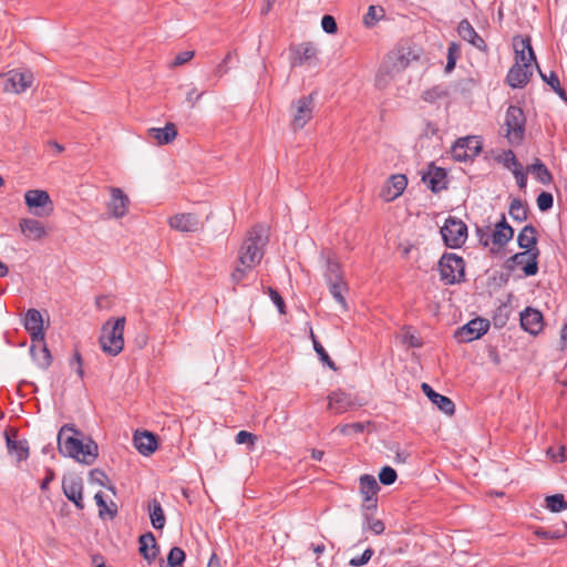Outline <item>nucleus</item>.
Here are the masks:
<instances>
[{
    "label": "nucleus",
    "instance_id": "22",
    "mask_svg": "<svg viewBox=\"0 0 567 567\" xmlns=\"http://www.w3.org/2000/svg\"><path fill=\"white\" fill-rule=\"evenodd\" d=\"M421 389L423 393L429 398V400L435 404L442 412H444L447 415H453L455 412V405L453 401L442 395L437 392H435L431 385L427 383H422Z\"/></svg>",
    "mask_w": 567,
    "mask_h": 567
},
{
    "label": "nucleus",
    "instance_id": "21",
    "mask_svg": "<svg viewBox=\"0 0 567 567\" xmlns=\"http://www.w3.org/2000/svg\"><path fill=\"white\" fill-rule=\"evenodd\" d=\"M408 179L404 175H392L381 190V197L385 202L398 198L405 189Z\"/></svg>",
    "mask_w": 567,
    "mask_h": 567
},
{
    "label": "nucleus",
    "instance_id": "47",
    "mask_svg": "<svg viewBox=\"0 0 567 567\" xmlns=\"http://www.w3.org/2000/svg\"><path fill=\"white\" fill-rule=\"evenodd\" d=\"M534 534L542 539H560L566 537L567 534L565 532H560L559 529L547 530L545 528L538 527Z\"/></svg>",
    "mask_w": 567,
    "mask_h": 567
},
{
    "label": "nucleus",
    "instance_id": "35",
    "mask_svg": "<svg viewBox=\"0 0 567 567\" xmlns=\"http://www.w3.org/2000/svg\"><path fill=\"white\" fill-rule=\"evenodd\" d=\"M526 171L532 173L543 185H548L553 182L551 173L539 158H536L533 164L527 166Z\"/></svg>",
    "mask_w": 567,
    "mask_h": 567
},
{
    "label": "nucleus",
    "instance_id": "62",
    "mask_svg": "<svg viewBox=\"0 0 567 567\" xmlns=\"http://www.w3.org/2000/svg\"><path fill=\"white\" fill-rule=\"evenodd\" d=\"M378 506L377 496L363 497L362 508L365 511H375Z\"/></svg>",
    "mask_w": 567,
    "mask_h": 567
},
{
    "label": "nucleus",
    "instance_id": "15",
    "mask_svg": "<svg viewBox=\"0 0 567 567\" xmlns=\"http://www.w3.org/2000/svg\"><path fill=\"white\" fill-rule=\"evenodd\" d=\"M32 73L29 71L20 72L12 70L8 72L4 82V91L11 93L24 92L32 84Z\"/></svg>",
    "mask_w": 567,
    "mask_h": 567
},
{
    "label": "nucleus",
    "instance_id": "46",
    "mask_svg": "<svg viewBox=\"0 0 567 567\" xmlns=\"http://www.w3.org/2000/svg\"><path fill=\"white\" fill-rule=\"evenodd\" d=\"M398 478V474L391 466H384L379 473V480L383 485H391Z\"/></svg>",
    "mask_w": 567,
    "mask_h": 567
},
{
    "label": "nucleus",
    "instance_id": "53",
    "mask_svg": "<svg viewBox=\"0 0 567 567\" xmlns=\"http://www.w3.org/2000/svg\"><path fill=\"white\" fill-rule=\"evenodd\" d=\"M252 269L254 268H248L239 264V266H237L231 272V281L235 285L241 282L246 278L247 274Z\"/></svg>",
    "mask_w": 567,
    "mask_h": 567
},
{
    "label": "nucleus",
    "instance_id": "12",
    "mask_svg": "<svg viewBox=\"0 0 567 567\" xmlns=\"http://www.w3.org/2000/svg\"><path fill=\"white\" fill-rule=\"evenodd\" d=\"M489 328V322L482 318H475L464 324L463 327L458 328L455 332V338L460 342H471L478 338H481L483 334L487 332Z\"/></svg>",
    "mask_w": 567,
    "mask_h": 567
},
{
    "label": "nucleus",
    "instance_id": "38",
    "mask_svg": "<svg viewBox=\"0 0 567 567\" xmlns=\"http://www.w3.org/2000/svg\"><path fill=\"white\" fill-rule=\"evenodd\" d=\"M152 526L155 529H162L165 525V515L157 499H152L148 505Z\"/></svg>",
    "mask_w": 567,
    "mask_h": 567
},
{
    "label": "nucleus",
    "instance_id": "7",
    "mask_svg": "<svg viewBox=\"0 0 567 567\" xmlns=\"http://www.w3.org/2000/svg\"><path fill=\"white\" fill-rule=\"evenodd\" d=\"M409 64V60L400 52H390L383 60L375 84L379 89H384L389 81L398 73L402 72Z\"/></svg>",
    "mask_w": 567,
    "mask_h": 567
},
{
    "label": "nucleus",
    "instance_id": "57",
    "mask_svg": "<svg viewBox=\"0 0 567 567\" xmlns=\"http://www.w3.org/2000/svg\"><path fill=\"white\" fill-rule=\"evenodd\" d=\"M512 173H513V175H514V177L516 179L517 186L520 189H525L526 185H527V174L524 171L523 165L520 167H518L517 169H515L514 172H512Z\"/></svg>",
    "mask_w": 567,
    "mask_h": 567
},
{
    "label": "nucleus",
    "instance_id": "52",
    "mask_svg": "<svg viewBox=\"0 0 567 567\" xmlns=\"http://www.w3.org/2000/svg\"><path fill=\"white\" fill-rule=\"evenodd\" d=\"M321 27L324 32L334 34L338 30L337 22L332 16L326 14L321 19Z\"/></svg>",
    "mask_w": 567,
    "mask_h": 567
},
{
    "label": "nucleus",
    "instance_id": "32",
    "mask_svg": "<svg viewBox=\"0 0 567 567\" xmlns=\"http://www.w3.org/2000/svg\"><path fill=\"white\" fill-rule=\"evenodd\" d=\"M518 247L528 251L537 248V230L533 225H526L517 236Z\"/></svg>",
    "mask_w": 567,
    "mask_h": 567
},
{
    "label": "nucleus",
    "instance_id": "58",
    "mask_svg": "<svg viewBox=\"0 0 567 567\" xmlns=\"http://www.w3.org/2000/svg\"><path fill=\"white\" fill-rule=\"evenodd\" d=\"M194 56V51H184V52H181L178 53L174 61L172 62V66H179V65H183L185 63H187L188 61H190Z\"/></svg>",
    "mask_w": 567,
    "mask_h": 567
},
{
    "label": "nucleus",
    "instance_id": "5",
    "mask_svg": "<svg viewBox=\"0 0 567 567\" xmlns=\"http://www.w3.org/2000/svg\"><path fill=\"white\" fill-rule=\"evenodd\" d=\"M440 278L445 285H455L464 280L465 261L453 252H445L439 261Z\"/></svg>",
    "mask_w": 567,
    "mask_h": 567
},
{
    "label": "nucleus",
    "instance_id": "2",
    "mask_svg": "<svg viewBox=\"0 0 567 567\" xmlns=\"http://www.w3.org/2000/svg\"><path fill=\"white\" fill-rule=\"evenodd\" d=\"M533 63L536 56L529 39L515 43V64L509 69L506 81L511 87H524L533 75Z\"/></svg>",
    "mask_w": 567,
    "mask_h": 567
},
{
    "label": "nucleus",
    "instance_id": "34",
    "mask_svg": "<svg viewBox=\"0 0 567 567\" xmlns=\"http://www.w3.org/2000/svg\"><path fill=\"white\" fill-rule=\"evenodd\" d=\"M7 447L10 454H14L17 461L27 460L29 456V447L27 441L14 440L9 432H6Z\"/></svg>",
    "mask_w": 567,
    "mask_h": 567
},
{
    "label": "nucleus",
    "instance_id": "37",
    "mask_svg": "<svg viewBox=\"0 0 567 567\" xmlns=\"http://www.w3.org/2000/svg\"><path fill=\"white\" fill-rule=\"evenodd\" d=\"M495 162L501 164L504 168L514 172L522 164L516 158L515 153L512 150H504L494 157Z\"/></svg>",
    "mask_w": 567,
    "mask_h": 567
},
{
    "label": "nucleus",
    "instance_id": "6",
    "mask_svg": "<svg viewBox=\"0 0 567 567\" xmlns=\"http://www.w3.org/2000/svg\"><path fill=\"white\" fill-rule=\"evenodd\" d=\"M526 117L523 110L518 106L511 105L505 115V137L513 146L522 144L525 137Z\"/></svg>",
    "mask_w": 567,
    "mask_h": 567
},
{
    "label": "nucleus",
    "instance_id": "31",
    "mask_svg": "<svg viewBox=\"0 0 567 567\" xmlns=\"http://www.w3.org/2000/svg\"><path fill=\"white\" fill-rule=\"evenodd\" d=\"M150 137L154 138L158 145H166L174 141L177 135L176 126L167 123L164 127H152L148 130Z\"/></svg>",
    "mask_w": 567,
    "mask_h": 567
},
{
    "label": "nucleus",
    "instance_id": "39",
    "mask_svg": "<svg viewBox=\"0 0 567 567\" xmlns=\"http://www.w3.org/2000/svg\"><path fill=\"white\" fill-rule=\"evenodd\" d=\"M329 291L334 298V300L340 305L343 311L348 310V305L344 298V292L348 290V286L344 280L329 282Z\"/></svg>",
    "mask_w": 567,
    "mask_h": 567
},
{
    "label": "nucleus",
    "instance_id": "33",
    "mask_svg": "<svg viewBox=\"0 0 567 567\" xmlns=\"http://www.w3.org/2000/svg\"><path fill=\"white\" fill-rule=\"evenodd\" d=\"M318 53V49L312 43H301L296 50V56L293 59V65H302L305 63H310L312 60H316Z\"/></svg>",
    "mask_w": 567,
    "mask_h": 567
},
{
    "label": "nucleus",
    "instance_id": "48",
    "mask_svg": "<svg viewBox=\"0 0 567 567\" xmlns=\"http://www.w3.org/2000/svg\"><path fill=\"white\" fill-rule=\"evenodd\" d=\"M458 52H460L458 45L455 42H452L447 49V62H446V66H445V70L447 72L452 71L455 68Z\"/></svg>",
    "mask_w": 567,
    "mask_h": 567
},
{
    "label": "nucleus",
    "instance_id": "30",
    "mask_svg": "<svg viewBox=\"0 0 567 567\" xmlns=\"http://www.w3.org/2000/svg\"><path fill=\"white\" fill-rule=\"evenodd\" d=\"M21 233L30 239L38 240L45 236V228L37 219L23 218L19 223Z\"/></svg>",
    "mask_w": 567,
    "mask_h": 567
},
{
    "label": "nucleus",
    "instance_id": "63",
    "mask_svg": "<svg viewBox=\"0 0 567 567\" xmlns=\"http://www.w3.org/2000/svg\"><path fill=\"white\" fill-rule=\"evenodd\" d=\"M377 20H378L377 9H375V7L370 6L368 13L364 17V23L367 25H372L374 23V21H377Z\"/></svg>",
    "mask_w": 567,
    "mask_h": 567
},
{
    "label": "nucleus",
    "instance_id": "18",
    "mask_svg": "<svg viewBox=\"0 0 567 567\" xmlns=\"http://www.w3.org/2000/svg\"><path fill=\"white\" fill-rule=\"evenodd\" d=\"M540 255L539 249L522 251L513 255L508 261H512L516 265H522L526 261L523 267V271L525 276L530 277L535 276L538 272V257Z\"/></svg>",
    "mask_w": 567,
    "mask_h": 567
},
{
    "label": "nucleus",
    "instance_id": "1",
    "mask_svg": "<svg viewBox=\"0 0 567 567\" xmlns=\"http://www.w3.org/2000/svg\"><path fill=\"white\" fill-rule=\"evenodd\" d=\"M81 433L72 426L64 425L58 434L59 452L63 456L91 465L97 457V445L92 440L83 442Z\"/></svg>",
    "mask_w": 567,
    "mask_h": 567
},
{
    "label": "nucleus",
    "instance_id": "19",
    "mask_svg": "<svg viewBox=\"0 0 567 567\" xmlns=\"http://www.w3.org/2000/svg\"><path fill=\"white\" fill-rule=\"evenodd\" d=\"M169 226L178 231L193 233L200 228L198 217L192 213L176 214L168 220Z\"/></svg>",
    "mask_w": 567,
    "mask_h": 567
},
{
    "label": "nucleus",
    "instance_id": "17",
    "mask_svg": "<svg viewBox=\"0 0 567 567\" xmlns=\"http://www.w3.org/2000/svg\"><path fill=\"white\" fill-rule=\"evenodd\" d=\"M110 202L107 203V210L114 218H122L127 214L130 199L124 192L118 187H110Z\"/></svg>",
    "mask_w": 567,
    "mask_h": 567
},
{
    "label": "nucleus",
    "instance_id": "50",
    "mask_svg": "<svg viewBox=\"0 0 567 567\" xmlns=\"http://www.w3.org/2000/svg\"><path fill=\"white\" fill-rule=\"evenodd\" d=\"M374 551L372 548H367L361 556L350 559L349 565L352 567H360L369 563Z\"/></svg>",
    "mask_w": 567,
    "mask_h": 567
},
{
    "label": "nucleus",
    "instance_id": "43",
    "mask_svg": "<svg viewBox=\"0 0 567 567\" xmlns=\"http://www.w3.org/2000/svg\"><path fill=\"white\" fill-rule=\"evenodd\" d=\"M539 74L554 92H556L563 100H567L566 91L560 86L559 79L555 72H550L549 75H546L539 70Z\"/></svg>",
    "mask_w": 567,
    "mask_h": 567
},
{
    "label": "nucleus",
    "instance_id": "4",
    "mask_svg": "<svg viewBox=\"0 0 567 567\" xmlns=\"http://www.w3.org/2000/svg\"><path fill=\"white\" fill-rule=\"evenodd\" d=\"M125 318L106 321L101 331L100 344L102 350L110 355H117L124 347Z\"/></svg>",
    "mask_w": 567,
    "mask_h": 567
},
{
    "label": "nucleus",
    "instance_id": "11",
    "mask_svg": "<svg viewBox=\"0 0 567 567\" xmlns=\"http://www.w3.org/2000/svg\"><path fill=\"white\" fill-rule=\"evenodd\" d=\"M25 204L35 216L44 217L52 212V200L48 192L42 189H30L24 194Z\"/></svg>",
    "mask_w": 567,
    "mask_h": 567
},
{
    "label": "nucleus",
    "instance_id": "28",
    "mask_svg": "<svg viewBox=\"0 0 567 567\" xmlns=\"http://www.w3.org/2000/svg\"><path fill=\"white\" fill-rule=\"evenodd\" d=\"M445 178L446 173L443 168L431 166L422 179L432 192L436 193L445 188Z\"/></svg>",
    "mask_w": 567,
    "mask_h": 567
},
{
    "label": "nucleus",
    "instance_id": "44",
    "mask_svg": "<svg viewBox=\"0 0 567 567\" xmlns=\"http://www.w3.org/2000/svg\"><path fill=\"white\" fill-rule=\"evenodd\" d=\"M310 337H311V340L313 343V349H315L316 353L318 354L319 359L323 363H326L330 369L337 370L336 363L331 360V358L329 357V354L327 353V351L324 350L322 344L317 340V338L312 331L310 332Z\"/></svg>",
    "mask_w": 567,
    "mask_h": 567
},
{
    "label": "nucleus",
    "instance_id": "40",
    "mask_svg": "<svg viewBox=\"0 0 567 567\" xmlns=\"http://www.w3.org/2000/svg\"><path fill=\"white\" fill-rule=\"evenodd\" d=\"M94 499H95L96 505L100 508V513L99 514H100L101 517H103L104 514H107L110 516V518H113V517L116 516L117 507H116L115 503L111 502V504L107 505L105 499H104V497H103L102 492H97L94 495Z\"/></svg>",
    "mask_w": 567,
    "mask_h": 567
},
{
    "label": "nucleus",
    "instance_id": "25",
    "mask_svg": "<svg viewBox=\"0 0 567 567\" xmlns=\"http://www.w3.org/2000/svg\"><path fill=\"white\" fill-rule=\"evenodd\" d=\"M514 236V229L506 221L505 216L496 223L495 228L492 233L491 240L493 245L497 247H504Z\"/></svg>",
    "mask_w": 567,
    "mask_h": 567
},
{
    "label": "nucleus",
    "instance_id": "54",
    "mask_svg": "<svg viewBox=\"0 0 567 567\" xmlns=\"http://www.w3.org/2000/svg\"><path fill=\"white\" fill-rule=\"evenodd\" d=\"M364 430V425L362 423H351L343 424L339 427V431L343 435H350L351 433H361Z\"/></svg>",
    "mask_w": 567,
    "mask_h": 567
},
{
    "label": "nucleus",
    "instance_id": "64",
    "mask_svg": "<svg viewBox=\"0 0 567 567\" xmlns=\"http://www.w3.org/2000/svg\"><path fill=\"white\" fill-rule=\"evenodd\" d=\"M90 476L93 481L99 483L100 485H104L103 480L106 478V475L100 470H92Z\"/></svg>",
    "mask_w": 567,
    "mask_h": 567
},
{
    "label": "nucleus",
    "instance_id": "9",
    "mask_svg": "<svg viewBox=\"0 0 567 567\" xmlns=\"http://www.w3.org/2000/svg\"><path fill=\"white\" fill-rule=\"evenodd\" d=\"M441 234L445 245L450 248H460L467 238V226L455 217H449Z\"/></svg>",
    "mask_w": 567,
    "mask_h": 567
},
{
    "label": "nucleus",
    "instance_id": "61",
    "mask_svg": "<svg viewBox=\"0 0 567 567\" xmlns=\"http://www.w3.org/2000/svg\"><path fill=\"white\" fill-rule=\"evenodd\" d=\"M203 94H204V92L198 93L195 87H190L186 94V101L193 107L198 102V100L203 96Z\"/></svg>",
    "mask_w": 567,
    "mask_h": 567
},
{
    "label": "nucleus",
    "instance_id": "16",
    "mask_svg": "<svg viewBox=\"0 0 567 567\" xmlns=\"http://www.w3.org/2000/svg\"><path fill=\"white\" fill-rule=\"evenodd\" d=\"M23 326L33 343L44 340L43 318L39 310L29 309L24 315Z\"/></svg>",
    "mask_w": 567,
    "mask_h": 567
},
{
    "label": "nucleus",
    "instance_id": "36",
    "mask_svg": "<svg viewBox=\"0 0 567 567\" xmlns=\"http://www.w3.org/2000/svg\"><path fill=\"white\" fill-rule=\"evenodd\" d=\"M359 485L362 497L377 496L380 491V486L373 475H361L359 478Z\"/></svg>",
    "mask_w": 567,
    "mask_h": 567
},
{
    "label": "nucleus",
    "instance_id": "56",
    "mask_svg": "<svg viewBox=\"0 0 567 567\" xmlns=\"http://www.w3.org/2000/svg\"><path fill=\"white\" fill-rule=\"evenodd\" d=\"M547 454L553 461L561 463L565 461V446L549 447Z\"/></svg>",
    "mask_w": 567,
    "mask_h": 567
},
{
    "label": "nucleus",
    "instance_id": "8",
    "mask_svg": "<svg viewBox=\"0 0 567 567\" xmlns=\"http://www.w3.org/2000/svg\"><path fill=\"white\" fill-rule=\"evenodd\" d=\"M483 142L480 136L470 135L458 138L451 147V155L457 162L475 158L482 151Z\"/></svg>",
    "mask_w": 567,
    "mask_h": 567
},
{
    "label": "nucleus",
    "instance_id": "41",
    "mask_svg": "<svg viewBox=\"0 0 567 567\" xmlns=\"http://www.w3.org/2000/svg\"><path fill=\"white\" fill-rule=\"evenodd\" d=\"M511 217L517 221H524L527 218V207L518 198H514L508 210Z\"/></svg>",
    "mask_w": 567,
    "mask_h": 567
},
{
    "label": "nucleus",
    "instance_id": "59",
    "mask_svg": "<svg viewBox=\"0 0 567 567\" xmlns=\"http://www.w3.org/2000/svg\"><path fill=\"white\" fill-rule=\"evenodd\" d=\"M237 444L250 443L254 444L256 441V436L247 431H239L235 439Z\"/></svg>",
    "mask_w": 567,
    "mask_h": 567
},
{
    "label": "nucleus",
    "instance_id": "14",
    "mask_svg": "<svg viewBox=\"0 0 567 567\" xmlns=\"http://www.w3.org/2000/svg\"><path fill=\"white\" fill-rule=\"evenodd\" d=\"M520 327L526 332L537 336L544 329L543 313L532 307H527L519 316Z\"/></svg>",
    "mask_w": 567,
    "mask_h": 567
},
{
    "label": "nucleus",
    "instance_id": "20",
    "mask_svg": "<svg viewBox=\"0 0 567 567\" xmlns=\"http://www.w3.org/2000/svg\"><path fill=\"white\" fill-rule=\"evenodd\" d=\"M355 406L353 398L341 391L337 390L328 395V409L336 414H341Z\"/></svg>",
    "mask_w": 567,
    "mask_h": 567
},
{
    "label": "nucleus",
    "instance_id": "27",
    "mask_svg": "<svg viewBox=\"0 0 567 567\" xmlns=\"http://www.w3.org/2000/svg\"><path fill=\"white\" fill-rule=\"evenodd\" d=\"M30 353L37 363V365L41 369H48L52 363V355L50 350L48 349L44 340L32 342L30 348Z\"/></svg>",
    "mask_w": 567,
    "mask_h": 567
},
{
    "label": "nucleus",
    "instance_id": "26",
    "mask_svg": "<svg viewBox=\"0 0 567 567\" xmlns=\"http://www.w3.org/2000/svg\"><path fill=\"white\" fill-rule=\"evenodd\" d=\"M140 543V554L146 559L148 563H152L157 554H158V547L155 539V536L153 533L147 532L140 536L138 538Z\"/></svg>",
    "mask_w": 567,
    "mask_h": 567
},
{
    "label": "nucleus",
    "instance_id": "51",
    "mask_svg": "<svg viewBox=\"0 0 567 567\" xmlns=\"http://www.w3.org/2000/svg\"><path fill=\"white\" fill-rule=\"evenodd\" d=\"M367 528L373 532L375 535H380L384 532L385 526L381 519H375L372 517H365Z\"/></svg>",
    "mask_w": 567,
    "mask_h": 567
},
{
    "label": "nucleus",
    "instance_id": "60",
    "mask_svg": "<svg viewBox=\"0 0 567 567\" xmlns=\"http://www.w3.org/2000/svg\"><path fill=\"white\" fill-rule=\"evenodd\" d=\"M70 365L76 367V369H75L76 374L82 379L84 375V371L82 369V357L78 351H75L73 358L71 359Z\"/></svg>",
    "mask_w": 567,
    "mask_h": 567
},
{
    "label": "nucleus",
    "instance_id": "24",
    "mask_svg": "<svg viewBox=\"0 0 567 567\" xmlns=\"http://www.w3.org/2000/svg\"><path fill=\"white\" fill-rule=\"evenodd\" d=\"M457 32L458 35L464 40L471 43L473 47L485 50L486 44L485 41L482 39L481 35L475 31L473 25L470 23L468 20L464 19L462 20L457 25Z\"/></svg>",
    "mask_w": 567,
    "mask_h": 567
},
{
    "label": "nucleus",
    "instance_id": "10",
    "mask_svg": "<svg viewBox=\"0 0 567 567\" xmlns=\"http://www.w3.org/2000/svg\"><path fill=\"white\" fill-rule=\"evenodd\" d=\"M312 95L302 96L291 105V126L295 131L302 128L311 118L313 113Z\"/></svg>",
    "mask_w": 567,
    "mask_h": 567
},
{
    "label": "nucleus",
    "instance_id": "49",
    "mask_svg": "<svg viewBox=\"0 0 567 567\" xmlns=\"http://www.w3.org/2000/svg\"><path fill=\"white\" fill-rule=\"evenodd\" d=\"M536 202L539 210L547 212L553 207L554 198L550 193L543 192L538 195Z\"/></svg>",
    "mask_w": 567,
    "mask_h": 567
},
{
    "label": "nucleus",
    "instance_id": "29",
    "mask_svg": "<svg viewBox=\"0 0 567 567\" xmlns=\"http://www.w3.org/2000/svg\"><path fill=\"white\" fill-rule=\"evenodd\" d=\"M321 258L326 262L324 278H326L327 284L344 280L341 267H340L339 262H337L332 258L330 251L321 252Z\"/></svg>",
    "mask_w": 567,
    "mask_h": 567
},
{
    "label": "nucleus",
    "instance_id": "55",
    "mask_svg": "<svg viewBox=\"0 0 567 567\" xmlns=\"http://www.w3.org/2000/svg\"><path fill=\"white\" fill-rule=\"evenodd\" d=\"M268 293H269V297L271 298V300L274 301V303L277 306L279 312L285 313V308H286L285 301H284L282 297L279 295V292L276 289L269 287Z\"/></svg>",
    "mask_w": 567,
    "mask_h": 567
},
{
    "label": "nucleus",
    "instance_id": "42",
    "mask_svg": "<svg viewBox=\"0 0 567 567\" xmlns=\"http://www.w3.org/2000/svg\"><path fill=\"white\" fill-rule=\"evenodd\" d=\"M545 502L546 507L553 513H559L567 509V502L563 494L547 496Z\"/></svg>",
    "mask_w": 567,
    "mask_h": 567
},
{
    "label": "nucleus",
    "instance_id": "3",
    "mask_svg": "<svg viewBox=\"0 0 567 567\" xmlns=\"http://www.w3.org/2000/svg\"><path fill=\"white\" fill-rule=\"evenodd\" d=\"M265 229L264 226L258 225L248 233L238 255V262L241 266L255 268L261 261L264 256L262 248L267 241Z\"/></svg>",
    "mask_w": 567,
    "mask_h": 567
},
{
    "label": "nucleus",
    "instance_id": "45",
    "mask_svg": "<svg viewBox=\"0 0 567 567\" xmlns=\"http://www.w3.org/2000/svg\"><path fill=\"white\" fill-rule=\"evenodd\" d=\"M185 557V551L182 548L173 547L167 556V565L169 567H183Z\"/></svg>",
    "mask_w": 567,
    "mask_h": 567
},
{
    "label": "nucleus",
    "instance_id": "13",
    "mask_svg": "<svg viewBox=\"0 0 567 567\" xmlns=\"http://www.w3.org/2000/svg\"><path fill=\"white\" fill-rule=\"evenodd\" d=\"M62 489L65 497L71 501L78 509L84 508L83 503V481L76 475L64 476L62 480Z\"/></svg>",
    "mask_w": 567,
    "mask_h": 567
},
{
    "label": "nucleus",
    "instance_id": "23",
    "mask_svg": "<svg viewBox=\"0 0 567 567\" xmlns=\"http://www.w3.org/2000/svg\"><path fill=\"white\" fill-rule=\"evenodd\" d=\"M134 445L142 455L148 456L156 451L157 440L151 432H136L134 434Z\"/></svg>",
    "mask_w": 567,
    "mask_h": 567
}]
</instances>
